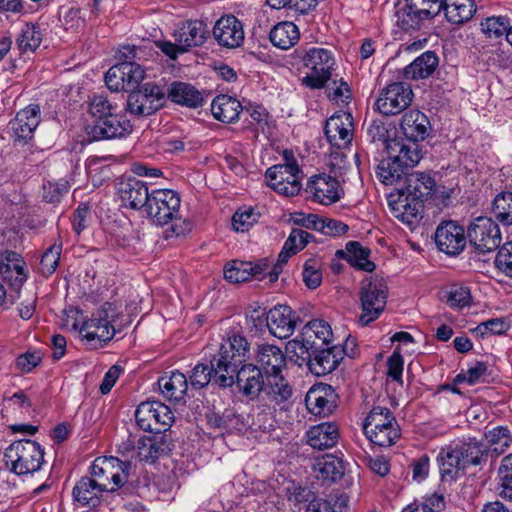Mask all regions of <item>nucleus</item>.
Listing matches in <instances>:
<instances>
[{"label": "nucleus", "instance_id": "15", "mask_svg": "<svg viewBox=\"0 0 512 512\" xmlns=\"http://www.w3.org/2000/svg\"><path fill=\"white\" fill-rule=\"evenodd\" d=\"M286 359L283 352L274 345L262 346L258 349V379L262 384H278L285 380L283 369Z\"/></svg>", "mask_w": 512, "mask_h": 512}, {"label": "nucleus", "instance_id": "27", "mask_svg": "<svg viewBox=\"0 0 512 512\" xmlns=\"http://www.w3.org/2000/svg\"><path fill=\"white\" fill-rule=\"evenodd\" d=\"M172 450V443L166 435H153L140 438L136 456L139 461L153 463Z\"/></svg>", "mask_w": 512, "mask_h": 512}, {"label": "nucleus", "instance_id": "46", "mask_svg": "<svg viewBox=\"0 0 512 512\" xmlns=\"http://www.w3.org/2000/svg\"><path fill=\"white\" fill-rule=\"evenodd\" d=\"M492 213L503 225H512V191H501L495 196Z\"/></svg>", "mask_w": 512, "mask_h": 512}, {"label": "nucleus", "instance_id": "28", "mask_svg": "<svg viewBox=\"0 0 512 512\" xmlns=\"http://www.w3.org/2000/svg\"><path fill=\"white\" fill-rule=\"evenodd\" d=\"M400 129L408 140L418 142L429 136L431 124L424 113L413 109L405 112L402 116Z\"/></svg>", "mask_w": 512, "mask_h": 512}, {"label": "nucleus", "instance_id": "47", "mask_svg": "<svg viewBox=\"0 0 512 512\" xmlns=\"http://www.w3.org/2000/svg\"><path fill=\"white\" fill-rule=\"evenodd\" d=\"M256 266L252 262L232 261L224 268V277L231 283L248 281L255 274Z\"/></svg>", "mask_w": 512, "mask_h": 512}, {"label": "nucleus", "instance_id": "57", "mask_svg": "<svg viewBox=\"0 0 512 512\" xmlns=\"http://www.w3.org/2000/svg\"><path fill=\"white\" fill-rule=\"evenodd\" d=\"M467 382L473 384L475 382L489 383L496 381L497 374L494 370L484 362H477L475 366L467 370Z\"/></svg>", "mask_w": 512, "mask_h": 512}, {"label": "nucleus", "instance_id": "32", "mask_svg": "<svg viewBox=\"0 0 512 512\" xmlns=\"http://www.w3.org/2000/svg\"><path fill=\"white\" fill-rule=\"evenodd\" d=\"M387 154L390 158H395L396 162L407 172L408 169L417 165L422 158L417 142L410 141V143L405 144L397 139L387 143Z\"/></svg>", "mask_w": 512, "mask_h": 512}, {"label": "nucleus", "instance_id": "4", "mask_svg": "<svg viewBox=\"0 0 512 512\" xmlns=\"http://www.w3.org/2000/svg\"><path fill=\"white\" fill-rule=\"evenodd\" d=\"M444 0H403L396 4V23L403 30H415L423 20L434 18L442 10Z\"/></svg>", "mask_w": 512, "mask_h": 512}, {"label": "nucleus", "instance_id": "1", "mask_svg": "<svg viewBox=\"0 0 512 512\" xmlns=\"http://www.w3.org/2000/svg\"><path fill=\"white\" fill-rule=\"evenodd\" d=\"M248 352L247 340L234 335L221 343L209 364L198 363L192 369L189 384H251L256 378V366L244 364Z\"/></svg>", "mask_w": 512, "mask_h": 512}, {"label": "nucleus", "instance_id": "34", "mask_svg": "<svg viewBox=\"0 0 512 512\" xmlns=\"http://www.w3.org/2000/svg\"><path fill=\"white\" fill-rule=\"evenodd\" d=\"M435 187V181L425 173H407L403 184L397 188L398 191L406 193L405 195L421 201L431 195Z\"/></svg>", "mask_w": 512, "mask_h": 512}, {"label": "nucleus", "instance_id": "35", "mask_svg": "<svg viewBox=\"0 0 512 512\" xmlns=\"http://www.w3.org/2000/svg\"><path fill=\"white\" fill-rule=\"evenodd\" d=\"M370 250L363 247L359 242L349 241L345 250H337L335 256L339 259H345L352 267L365 272L375 270V264L369 260Z\"/></svg>", "mask_w": 512, "mask_h": 512}, {"label": "nucleus", "instance_id": "31", "mask_svg": "<svg viewBox=\"0 0 512 512\" xmlns=\"http://www.w3.org/2000/svg\"><path fill=\"white\" fill-rule=\"evenodd\" d=\"M208 35L206 25L199 20L186 21L175 32V40L182 46V51L202 45Z\"/></svg>", "mask_w": 512, "mask_h": 512}, {"label": "nucleus", "instance_id": "12", "mask_svg": "<svg viewBox=\"0 0 512 512\" xmlns=\"http://www.w3.org/2000/svg\"><path fill=\"white\" fill-rule=\"evenodd\" d=\"M139 427L145 431L162 435L168 430L173 422L174 416L171 409L161 402H143L135 412Z\"/></svg>", "mask_w": 512, "mask_h": 512}, {"label": "nucleus", "instance_id": "5", "mask_svg": "<svg viewBox=\"0 0 512 512\" xmlns=\"http://www.w3.org/2000/svg\"><path fill=\"white\" fill-rule=\"evenodd\" d=\"M388 287L383 279L378 277L366 278L361 283L359 292L362 313L359 322L368 325L379 318L386 306Z\"/></svg>", "mask_w": 512, "mask_h": 512}, {"label": "nucleus", "instance_id": "6", "mask_svg": "<svg viewBox=\"0 0 512 512\" xmlns=\"http://www.w3.org/2000/svg\"><path fill=\"white\" fill-rule=\"evenodd\" d=\"M117 318L116 306L112 303H104L92 314L90 319L83 322L79 332L89 343H107L116 333L115 323Z\"/></svg>", "mask_w": 512, "mask_h": 512}, {"label": "nucleus", "instance_id": "13", "mask_svg": "<svg viewBox=\"0 0 512 512\" xmlns=\"http://www.w3.org/2000/svg\"><path fill=\"white\" fill-rule=\"evenodd\" d=\"M413 91L409 84L393 82L384 87L376 101L380 113L396 115L404 111L413 100Z\"/></svg>", "mask_w": 512, "mask_h": 512}, {"label": "nucleus", "instance_id": "42", "mask_svg": "<svg viewBox=\"0 0 512 512\" xmlns=\"http://www.w3.org/2000/svg\"><path fill=\"white\" fill-rule=\"evenodd\" d=\"M302 331L306 337V343L312 344L316 351L328 345L333 335L330 325L321 319L310 321L303 327Z\"/></svg>", "mask_w": 512, "mask_h": 512}, {"label": "nucleus", "instance_id": "19", "mask_svg": "<svg viewBox=\"0 0 512 512\" xmlns=\"http://www.w3.org/2000/svg\"><path fill=\"white\" fill-rule=\"evenodd\" d=\"M467 235L455 221H444L436 229L435 242L440 251L448 255L459 254L466 246Z\"/></svg>", "mask_w": 512, "mask_h": 512}, {"label": "nucleus", "instance_id": "9", "mask_svg": "<svg viewBox=\"0 0 512 512\" xmlns=\"http://www.w3.org/2000/svg\"><path fill=\"white\" fill-rule=\"evenodd\" d=\"M127 110L135 116H149L160 109L165 100L164 89L151 82L129 90Z\"/></svg>", "mask_w": 512, "mask_h": 512}, {"label": "nucleus", "instance_id": "33", "mask_svg": "<svg viewBox=\"0 0 512 512\" xmlns=\"http://www.w3.org/2000/svg\"><path fill=\"white\" fill-rule=\"evenodd\" d=\"M24 262L20 254L14 251L5 250L0 252V273L4 279L11 282L17 289L26 281L27 275L24 272Z\"/></svg>", "mask_w": 512, "mask_h": 512}, {"label": "nucleus", "instance_id": "49", "mask_svg": "<svg viewBox=\"0 0 512 512\" xmlns=\"http://www.w3.org/2000/svg\"><path fill=\"white\" fill-rule=\"evenodd\" d=\"M462 452L458 449V446L448 447L443 449L438 455V461L440 463L442 474L453 476L459 470L463 469L461 465L460 457Z\"/></svg>", "mask_w": 512, "mask_h": 512}, {"label": "nucleus", "instance_id": "25", "mask_svg": "<svg viewBox=\"0 0 512 512\" xmlns=\"http://www.w3.org/2000/svg\"><path fill=\"white\" fill-rule=\"evenodd\" d=\"M264 314L266 315V326L275 337L283 339L293 333L296 327V318L289 306L278 305Z\"/></svg>", "mask_w": 512, "mask_h": 512}, {"label": "nucleus", "instance_id": "62", "mask_svg": "<svg viewBox=\"0 0 512 512\" xmlns=\"http://www.w3.org/2000/svg\"><path fill=\"white\" fill-rule=\"evenodd\" d=\"M509 29V22L505 17H491L487 18L482 23V30L489 36L499 37L506 35Z\"/></svg>", "mask_w": 512, "mask_h": 512}, {"label": "nucleus", "instance_id": "48", "mask_svg": "<svg viewBox=\"0 0 512 512\" xmlns=\"http://www.w3.org/2000/svg\"><path fill=\"white\" fill-rule=\"evenodd\" d=\"M286 352L291 360L298 363L299 361H309L312 353H316V350L312 344L306 343V337L303 335V331L299 337L290 340L286 344Z\"/></svg>", "mask_w": 512, "mask_h": 512}, {"label": "nucleus", "instance_id": "39", "mask_svg": "<svg viewBox=\"0 0 512 512\" xmlns=\"http://www.w3.org/2000/svg\"><path fill=\"white\" fill-rule=\"evenodd\" d=\"M405 194L398 191V199L392 204V209L396 212V217L402 222L411 224L420 216L423 201Z\"/></svg>", "mask_w": 512, "mask_h": 512}, {"label": "nucleus", "instance_id": "40", "mask_svg": "<svg viewBox=\"0 0 512 512\" xmlns=\"http://www.w3.org/2000/svg\"><path fill=\"white\" fill-rule=\"evenodd\" d=\"M242 106L240 102L234 97L228 95H218L211 103V112L213 116L222 122L231 123L235 121Z\"/></svg>", "mask_w": 512, "mask_h": 512}, {"label": "nucleus", "instance_id": "50", "mask_svg": "<svg viewBox=\"0 0 512 512\" xmlns=\"http://www.w3.org/2000/svg\"><path fill=\"white\" fill-rule=\"evenodd\" d=\"M458 449L462 452L460 457L462 468L465 469L470 465H477L485 453L483 444L471 440L467 443L457 444Z\"/></svg>", "mask_w": 512, "mask_h": 512}, {"label": "nucleus", "instance_id": "54", "mask_svg": "<svg viewBox=\"0 0 512 512\" xmlns=\"http://www.w3.org/2000/svg\"><path fill=\"white\" fill-rule=\"evenodd\" d=\"M255 222L254 208L251 206L239 208L232 217V226L236 232L249 231Z\"/></svg>", "mask_w": 512, "mask_h": 512}, {"label": "nucleus", "instance_id": "11", "mask_svg": "<svg viewBox=\"0 0 512 512\" xmlns=\"http://www.w3.org/2000/svg\"><path fill=\"white\" fill-rule=\"evenodd\" d=\"M467 239L479 253L494 251L501 243L499 226L492 218L478 217L468 226Z\"/></svg>", "mask_w": 512, "mask_h": 512}, {"label": "nucleus", "instance_id": "44", "mask_svg": "<svg viewBox=\"0 0 512 512\" xmlns=\"http://www.w3.org/2000/svg\"><path fill=\"white\" fill-rule=\"evenodd\" d=\"M408 172L396 162L395 158L388 156L387 160H382L377 168V175L385 185L396 183L398 187L403 184L404 177Z\"/></svg>", "mask_w": 512, "mask_h": 512}, {"label": "nucleus", "instance_id": "18", "mask_svg": "<svg viewBox=\"0 0 512 512\" xmlns=\"http://www.w3.org/2000/svg\"><path fill=\"white\" fill-rule=\"evenodd\" d=\"M41 121L39 105L31 104L20 110L9 122L11 137L20 144L28 143Z\"/></svg>", "mask_w": 512, "mask_h": 512}, {"label": "nucleus", "instance_id": "10", "mask_svg": "<svg viewBox=\"0 0 512 512\" xmlns=\"http://www.w3.org/2000/svg\"><path fill=\"white\" fill-rule=\"evenodd\" d=\"M180 197L170 189H155L150 193L144 213L156 225H166L179 214Z\"/></svg>", "mask_w": 512, "mask_h": 512}, {"label": "nucleus", "instance_id": "61", "mask_svg": "<svg viewBox=\"0 0 512 512\" xmlns=\"http://www.w3.org/2000/svg\"><path fill=\"white\" fill-rule=\"evenodd\" d=\"M387 379L392 382H402L404 360L401 353L395 350L387 359Z\"/></svg>", "mask_w": 512, "mask_h": 512}, {"label": "nucleus", "instance_id": "26", "mask_svg": "<svg viewBox=\"0 0 512 512\" xmlns=\"http://www.w3.org/2000/svg\"><path fill=\"white\" fill-rule=\"evenodd\" d=\"M353 119L351 114L342 112L332 115L325 124V135L334 146L348 144L352 140Z\"/></svg>", "mask_w": 512, "mask_h": 512}, {"label": "nucleus", "instance_id": "63", "mask_svg": "<svg viewBox=\"0 0 512 512\" xmlns=\"http://www.w3.org/2000/svg\"><path fill=\"white\" fill-rule=\"evenodd\" d=\"M495 266L512 277V242L504 244L498 251L495 258Z\"/></svg>", "mask_w": 512, "mask_h": 512}, {"label": "nucleus", "instance_id": "24", "mask_svg": "<svg viewBox=\"0 0 512 512\" xmlns=\"http://www.w3.org/2000/svg\"><path fill=\"white\" fill-rule=\"evenodd\" d=\"M346 346H348V343H346ZM316 352L315 357L313 359L310 358L308 361V365L310 371L317 376L325 375L335 370L343 360L344 354L349 357L354 356L353 349L351 352H348L347 347L341 348L338 346L320 348Z\"/></svg>", "mask_w": 512, "mask_h": 512}, {"label": "nucleus", "instance_id": "16", "mask_svg": "<svg viewBox=\"0 0 512 512\" xmlns=\"http://www.w3.org/2000/svg\"><path fill=\"white\" fill-rule=\"evenodd\" d=\"M302 171H290L281 165L270 167L265 173L266 185L280 195L292 197L302 189Z\"/></svg>", "mask_w": 512, "mask_h": 512}, {"label": "nucleus", "instance_id": "20", "mask_svg": "<svg viewBox=\"0 0 512 512\" xmlns=\"http://www.w3.org/2000/svg\"><path fill=\"white\" fill-rule=\"evenodd\" d=\"M305 193L311 196L313 201L323 205H331L341 198L338 180L327 174L311 177L306 184Z\"/></svg>", "mask_w": 512, "mask_h": 512}, {"label": "nucleus", "instance_id": "22", "mask_svg": "<svg viewBox=\"0 0 512 512\" xmlns=\"http://www.w3.org/2000/svg\"><path fill=\"white\" fill-rule=\"evenodd\" d=\"M338 395L333 386H311L306 394L305 402L310 413L316 416H327L336 407Z\"/></svg>", "mask_w": 512, "mask_h": 512}, {"label": "nucleus", "instance_id": "45", "mask_svg": "<svg viewBox=\"0 0 512 512\" xmlns=\"http://www.w3.org/2000/svg\"><path fill=\"white\" fill-rule=\"evenodd\" d=\"M41 42V29L33 23L25 24L16 39L17 46L21 52H34Z\"/></svg>", "mask_w": 512, "mask_h": 512}, {"label": "nucleus", "instance_id": "29", "mask_svg": "<svg viewBox=\"0 0 512 512\" xmlns=\"http://www.w3.org/2000/svg\"><path fill=\"white\" fill-rule=\"evenodd\" d=\"M339 436V427L335 422H323L311 426L306 432L307 443L319 450L334 447Z\"/></svg>", "mask_w": 512, "mask_h": 512}, {"label": "nucleus", "instance_id": "21", "mask_svg": "<svg viewBox=\"0 0 512 512\" xmlns=\"http://www.w3.org/2000/svg\"><path fill=\"white\" fill-rule=\"evenodd\" d=\"M213 36L219 45L236 48L244 40V31L241 22L235 16L227 15L216 21Z\"/></svg>", "mask_w": 512, "mask_h": 512}, {"label": "nucleus", "instance_id": "64", "mask_svg": "<svg viewBox=\"0 0 512 512\" xmlns=\"http://www.w3.org/2000/svg\"><path fill=\"white\" fill-rule=\"evenodd\" d=\"M318 231L328 236H340L345 234L349 227L342 221L327 217H320Z\"/></svg>", "mask_w": 512, "mask_h": 512}, {"label": "nucleus", "instance_id": "37", "mask_svg": "<svg viewBox=\"0 0 512 512\" xmlns=\"http://www.w3.org/2000/svg\"><path fill=\"white\" fill-rule=\"evenodd\" d=\"M439 59L435 52L426 51L403 70L406 79L418 80L430 77L438 67Z\"/></svg>", "mask_w": 512, "mask_h": 512}, {"label": "nucleus", "instance_id": "36", "mask_svg": "<svg viewBox=\"0 0 512 512\" xmlns=\"http://www.w3.org/2000/svg\"><path fill=\"white\" fill-rule=\"evenodd\" d=\"M312 470L317 479L334 482L342 477L345 468L340 458L325 454L314 459Z\"/></svg>", "mask_w": 512, "mask_h": 512}, {"label": "nucleus", "instance_id": "38", "mask_svg": "<svg viewBox=\"0 0 512 512\" xmlns=\"http://www.w3.org/2000/svg\"><path fill=\"white\" fill-rule=\"evenodd\" d=\"M103 486L91 477H82L73 488V497L82 506L95 507L105 491Z\"/></svg>", "mask_w": 512, "mask_h": 512}, {"label": "nucleus", "instance_id": "3", "mask_svg": "<svg viewBox=\"0 0 512 512\" xmlns=\"http://www.w3.org/2000/svg\"><path fill=\"white\" fill-rule=\"evenodd\" d=\"M363 430L375 445L388 447L400 437V429L391 411L380 405L374 406L365 419Z\"/></svg>", "mask_w": 512, "mask_h": 512}, {"label": "nucleus", "instance_id": "56", "mask_svg": "<svg viewBox=\"0 0 512 512\" xmlns=\"http://www.w3.org/2000/svg\"><path fill=\"white\" fill-rule=\"evenodd\" d=\"M303 281L309 289H316L322 282V273L318 260L308 259L303 267Z\"/></svg>", "mask_w": 512, "mask_h": 512}, {"label": "nucleus", "instance_id": "7", "mask_svg": "<svg viewBox=\"0 0 512 512\" xmlns=\"http://www.w3.org/2000/svg\"><path fill=\"white\" fill-rule=\"evenodd\" d=\"M91 478L98 484H103L102 489L113 492L121 488L129 479V464L117 457H98L90 468Z\"/></svg>", "mask_w": 512, "mask_h": 512}, {"label": "nucleus", "instance_id": "2", "mask_svg": "<svg viewBox=\"0 0 512 512\" xmlns=\"http://www.w3.org/2000/svg\"><path fill=\"white\" fill-rule=\"evenodd\" d=\"M6 468L16 475L39 471L44 463V450L33 440L22 439L11 443L4 452Z\"/></svg>", "mask_w": 512, "mask_h": 512}, {"label": "nucleus", "instance_id": "52", "mask_svg": "<svg viewBox=\"0 0 512 512\" xmlns=\"http://www.w3.org/2000/svg\"><path fill=\"white\" fill-rule=\"evenodd\" d=\"M446 301L452 308H463L470 305L472 297L470 289L466 286L454 284L446 292Z\"/></svg>", "mask_w": 512, "mask_h": 512}, {"label": "nucleus", "instance_id": "17", "mask_svg": "<svg viewBox=\"0 0 512 512\" xmlns=\"http://www.w3.org/2000/svg\"><path fill=\"white\" fill-rule=\"evenodd\" d=\"M116 190L122 207L144 212L151 193L145 182L129 177L120 180Z\"/></svg>", "mask_w": 512, "mask_h": 512}, {"label": "nucleus", "instance_id": "58", "mask_svg": "<svg viewBox=\"0 0 512 512\" xmlns=\"http://www.w3.org/2000/svg\"><path fill=\"white\" fill-rule=\"evenodd\" d=\"M89 109L95 120H103L112 115L115 112L116 107L113 106L106 97L97 95L92 98Z\"/></svg>", "mask_w": 512, "mask_h": 512}, {"label": "nucleus", "instance_id": "43", "mask_svg": "<svg viewBox=\"0 0 512 512\" xmlns=\"http://www.w3.org/2000/svg\"><path fill=\"white\" fill-rule=\"evenodd\" d=\"M298 27L293 22H281L273 27L269 33L271 43L281 49H289L299 40Z\"/></svg>", "mask_w": 512, "mask_h": 512}, {"label": "nucleus", "instance_id": "59", "mask_svg": "<svg viewBox=\"0 0 512 512\" xmlns=\"http://www.w3.org/2000/svg\"><path fill=\"white\" fill-rule=\"evenodd\" d=\"M324 87L328 97L336 103H347L351 98L349 86L343 79L333 80L331 83L327 82Z\"/></svg>", "mask_w": 512, "mask_h": 512}, {"label": "nucleus", "instance_id": "8", "mask_svg": "<svg viewBox=\"0 0 512 512\" xmlns=\"http://www.w3.org/2000/svg\"><path fill=\"white\" fill-rule=\"evenodd\" d=\"M303 63L310 72L302 78V84L310 89H320L330 80L335 60L330 50L314 47L305 53Z\"/></svg>", "mask_w": 512, "mask_h": 512}, {"label": "nucleus", "instance_id": "23", "mask_svg": "<svg viewBox=\"0 0 512 512\" xmlns=\"http://www.w3.org/2000/svg\"><path fill=\"white\" fill-rule=\"evenodd\" d=\"M132 131V125L123 115L113 113L103 120H95L91 127L94 140L121 138Z\"/></svg>", "mask_w": 512, "mask_h": 512}, {"label": "nucleus", "instance_id": "51", "mask_svg": "<svg viewBox=\"0 0 512 512\" xmlns=\"http://www.w3.org/2000/svg\"><path fill=\"white\" fill-rule=\"evenodd\" d=\"M485 438L489 447L497 454L503 453L511 443L510 431L503 426L489 430L485 434Z\"/></svg>", "mask_w": 512, "mask_h": 512}, {"label": "nucleus", "instance_id": "60", "mask_svg": "<svg viewBox=\"0 0 512 512\" xmlns=\"http://www.w3.org/2000/svg\"><path fill=\"white\" fill-rule=\"evenodd\" d=\"M313 238V235L308 233L305 230L294 228L290 232L287 240L284 243V246L287 250H290L292 253H297L298 251L304 249V247L309 243L310 239Z\"/></svg>", "mask_w": 512, "mask_h": 512}, {"label": "nucleus", "instance_id": "55", "mask_svg": "<svg viewBox=\"0 0 512 512\" xmlns=\"http://www.w3.org/2000/svg\"><path fill=\"white\" fill-rule=\"evenodd\" d=\"M499 477L501 480V496L512 501V454L503 458L499 468Z\"/></svg>", "mask_w": 512, "mask_h": 512}, {"label": "nucleus", "instance_id": "14", "mask_svg": "<svg viewBox=\"0 0 512 512\" xmlns=\"http://www.w3.org/2000/svg\"><path fill=\"white\" fill-rule=\"evenodd\" d=\"M143 68L132 61H122L105 74L107 87L112 91H129L137 88L144 79Z\"/></svg>", "mask_w": 512, "mask_h": 512}, {"label": "nucleus", "instance_id": "41", "mask_svg": "<svg viewBox=\"0 0 512 512\" xmlns=\"http://www.w3.org/2000/svg\"><path fill=\"white\" fill-rule=\"evenodd\" d=\"M442 10L450 23L463 24L472 18L476 6L474 0H444Z\"/></svg>", "mask_w": 512, "mask_h": 512}, {"label": "nucleus", "instance_id": "30", "mask_svg": "<svg viewBox=\"0 0 512 512\" xmlns=\"http://www.w3.org/2000/svg\"><path fill=\"white\" fill-rule=\"evenodd\" d=\"M167 98L176 104L189 108L201 107L205 102L203 92L190 83L180 81H175L169 85Z\"/></svg>", "mask_w": 512, "mask_h": 512}, {"label": "nucleus", "instance_id": "53", "mask_svg": "<svg viewBox=\"0 0 512 512\" xmlns=\"http://www.w3.org/2000/svg\"><path fill=\"white\" fill-rule=\"evenodd\" d=\"M62 252V243L55 242L46 249L41 258V270L43 274L51 275L58 267L60 255Z\"/></svg>", "mask_w": 512, "mask_h": 512}]
</instances>
